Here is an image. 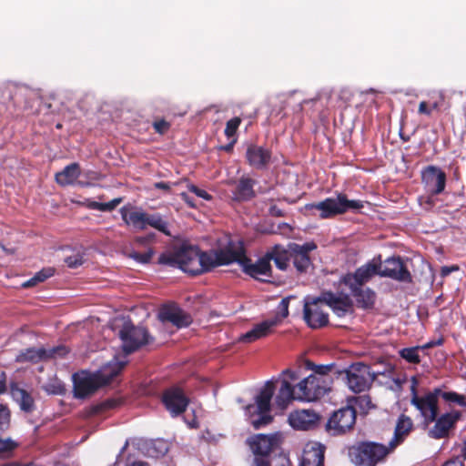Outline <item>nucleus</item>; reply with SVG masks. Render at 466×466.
<instances>
[{
	"label": "nucleus",
	"mask_w": 466,
	"mask_h": 466,
	"mask_svg": "<svg viewBox=\"0 0 466 466\" xmlns=\"http://www.w3.org/2000/svg\"><path fill=\"white\" fill-rule=\"evenodd\" d=\"M224 248L202 251L198 247L182 244L159 255L157 263L177 268L192 276L210 272L223 266Z\"/></svg>",
	"instance_id": "1"
},
{
	"label": "nucleus",
	"mask_w": 466,
	"mask_h": 466,
	"mask_svg": "<svg viewBox=\"0 0 466 466\" xmlns=\"http://www.w3.org/2000/svg\"><path fill=\"white\" fill-rule=\"evenodd\" d=\"M127 361H119L116 359L105 364L96 372L83 370L73 375L74 396L76 399H86L100 388L109 384L126 366Z\"/></svg>",
	"instance_id": "2"
},
{
	"label": "nucleus",
	"mask_w": 466,
	"mask_h": 466,
	"mask_svg": "<svg viewBox=\"0 0 466 466\" xmlns=\"http://www.w3.org/2000/svg\"><path fill=\"white\" fill-rule=\"evenodd\" d=\"M377 268L371 264H365L358 268L353 273H347L340 282L346 286L350 296L355 299L359 309L370 310L374 309L377 299L376 292L366 284L377 275Z\"/></svg>",
	"instance_id": "3"
},
{
	"label": "nucleus",
	"mask_w": 466,
	"mask_h": 466,
	"mask_svg": "<svg viewBox=\"0 0 466 466\" xmlns=\"http://www.w3.org/2000/svg\"><path fill=\"white\" fill-rule=\"evenodd\" d=\"M223 266L231 263H238L242 271L254 278L261 280L258 276L271 277V265L268 263L266 256L259 258L256 263L247 256L245 247L242 241L234 242L232 240L224 247Z\"/></svg>",
	"instance_id": "4"
},
{
	"label": "nucleus",
	"mask_w": 466,
	"mask_h": 466,
	"mask_svg": "<svg viewBox=\"0 0 466 466\" xmlns=\"http://www.w3.org/2000/svg\"><path fill=\"white\" fill-rule=\"evenodd\" d=\"M392 451L390 445L362 441L349 449V457L355 466H377Z\"/></svg>",
	"instance_id": "5"
},
{
	"label": "nucleus",
	"mask_w": 466,
	"mask_h": 466,
	"mask_svg": "<svg viewBox=\"0 0 466 466\" xmlns=\"http://www.w3.org/2000/svg\"><path fill=\"white\" fill-rule=\"evenodd\" d=\"M364 207L361 200H350L346 194L339 193L337 198H327L319 202L309 203L305 206L307 210H318L320 219L333 218L343 215L349 210H360Z\"/></svg>",
	"instance_id": "6"
},
{
	"label": "nucleus",
	"mask_w": 466,
	"mask_h": 466,
	"mask_svg": "<svg viewBox=\"0 0 466 466\" xmlns=\"http://www.w3.org/2000/svg\"><path fill=\"white\" fill-rule=\"evenodd\" d=\"M335 374L341 376L348 388L354 393L368 390L375 377L369 365L363 362H355L343 370H336Z\"/></svg>",
	"instance_id": "7"
},
{
	"label": "nucleus",
	"mask_w": 466,
	"mask_h": 466,
	"mask_svg": "<svg viewBox=\"0 0 466 466\" xmlns=\"http://www.w3.org/2000/svg\"><path fill=\"white\" fill-rule=\"evenodd\" d=\"M356 420L357 410L354 407H341L329 414L324 424V431L331 437L345 435L353 430Z\"/></svg>",
	"instance_id": "8"
},
{
	"label": "nucleus",
	"mask_w": 466,
	"mask_h": 466,
	"mask_svg": "<svg viewBox=\"0 0 466 466\" xmlns=\"http://www.w3.org/2000/svg\"><path fill=\"white\" fill-rule=\"evenodd\" d=\"M331 377L309 375L297 384V399L301 401H315L331 390Z\"/></svg>",
	"instance_id": "9"
},
{
	"label": "nucleus",
	"mask_w": 466,
	"mask_h": 466,
	"mask_svg": "<svg viewBox=\"0 0 466 466\" xmlns=\"http://www.w3.org/2000/svg\"><path fill=\"white\" fill-rule=\"evenodd\" d=\"M119 338L126 354H131L153 341V338L146 328L135 326L130 320L124 322L119 330Z\"/></svg>",
	"instance_id": "10"
},
{
	"label": "nucleus",
	"mask_w": 466,
	"mask_h": 466,
	"mask_svg": "<svg viewBox=\"0 0 466 466\" xmlns=\"http://www.w3.org/2000/svg\"><path fill=\"white\" fill-rule=\"evenodd\" d=\"M367 264L375 266L378 271L377 275L380 277L390 278L400 282L410 283L412 281L411 274L400 257L388 258L383 264L373 261Z\"/></svg>",
	"instance_id": "11"
},
{
	"label": "nucleus",
	"mask_w": 466,
	"mask_h": 466,
	"mask_svg": "<svg viewBox=\"0 0 466 466\" xmlns=\"http://www.w3.org/2000/svg\"><path fill=\"white\" fill-rule=\"evenodd\" d=\"M161 401L171 417L182 415L187 409L190 400L183 389L171 386L162 392Z\"/></svg>",
	"instance_id": "12"
},
{
	"label": "nucleus",
	"mask_w": 466,
	"mask_h": 466,
	"mask_svg": "<svg viewBox=\"0 0 466 466\" xmlns=\"http://www.w3.org/2000/svg\"><path fill=\"white\" fill-rule=\"evenodd\" d=\"M412 391L411 404L420 411L428 423L433 422L439 413L438 397L441 393V390L435 389L432 392H429L423 397L417 395L414 386H412Z\"/></svg>",
	"instance_id": "13"
},
{
	"label": "nucleus",
	"mask_w": 466,
	"mask_h": 466,
	"mask_svg": "<svg viewBox=\"0 0 466 466\" xmlns=\"http://www.w3.org/2000/svg\"><path fill=\"white\" fill-rule=\"evenodd\" d=\"M323 296L313 299L311 301L305 300L303 309V319L307 325L313 329H321L329 324V314L323 310Z\"/></svg>",
	"instance_id": "14"
},
{
	"label": "nucleus",
	"mask_w": 466,
	"mask_h": 466,
	"mask_svg": "<svg viewBox=\"0 0 466 466\" xmlns=\"http://www.w3.org/2000/svg\"><path fill=\"white\" fill-rule=\"evenodd\" d=\"M289 248L290 259H292L296 269L300 273L306 272L311 265L309 252L317 248L316 243L313 241L306 242L302 245L298 243H289Z\"/></svg>",
	"instance_id": "15"
},
{
	"label": "nucleus",
	"mask_w": 466,
	"mask_h": 466,
	"mask_svg": "<svg viewBox=\"0 0 466 466\" xmlns=\"http://www.w3.org/2000/svg\"><path fill=\"white\" fill-rule=\"evenodd\" d=\"M289 421L293 429L311 431L319 427L321 416L314 410H297L289 414Z\"/></svg>",
	"instance_id": "16"
},
{
	"label": "nucleus",
	"mask_w": 466,
	"mask_h": 466,
	"mask_svg": "<svg viewBox=\"0 0 466 466\" xmlns=\"http://www.w3.org/2000/svg\"><path fill=\"white\" fill-rule=\"evenodd\" d=\"M460 410H453L436 417L435 424L429 431V436L435 440L444 439L449 437L450 431L455 429L457 422L461 418Z\"/></svg>",
	"instance_id": "17"
},
{
	"label": "nucleus",
	"mask_w": 466,
	"mask_h": 466,
	"mask_svg": "<svg viewBox=\"0 0 466 466\" xmlns=\"http://www.w3.org/2000/svg\"><path fill=\"white\" fill-rule=\"evenodd\" d=\"M158 317L162 322H169L178 329L188 327L192 323L190 314L176 303L163 305L159 309Z\"/></svg>",
	"instance_id": "18"
},
{
	"label": "nucleus",
	"mask_w": 466,
	"mask_h": 466,
	"mask_svg": "<svg viewBox=\"0 0 466 466\" xmlns=\"http://www.w3.org/2000/svg\"><path fill=\"white\" fill-rule=\"evenodd\" d=\"M421 179L433 195L444 192L447 183L446 173L437 166H428L421 171Z\"/></svg>",
	"instance_id": "19"
},
{
	"label": "nucleus",
	"mask_w": 466,
	"mask_h": 466,
	"mask_svg": "<svg viewBox=\"0 0 466 466\" xmlns=\"http://www.w3.org/2000/svg\"><path fill=\"white\" fill-rule=\"evenodd\" d=\"M245 157L251 167L257 170H263L271 163L272 152L264 147L250 144L247 147Z\"/></svg>",
	"instance_id": "20"
},
{
	"label": "nucleus",
	"mask_w": 466,
	"mask_h": 466,
	"mask_svg": "<svg viewBox=\"0 0 466 466\" xmlns=\"http://www.w3.org/2000/svg\"><path fill=\"white\" fill-rule=\"evenodd\" d=\"M325 447L321 444H314L307 447L302 454L300 466H324ZM280 466H290L287 458L281 459Z\"/></svg>",
	"instance_id": "21"
},
{
	"label": "nucleus",
	"mask_w": 466,
	"mask_h": 466,
	"mask_svg": "<svg viewBox=\"0 0 466 466\" xmlns=\"http://www.w3.org/2000/svg\"><path fill=\"white\" fill-rule=\"evenodd\" d=\"M277 441L276 435L257 434L248 438L247 443L254 456L270 455L274 447L277 445Z\"/></svg>",
	"instance_id": "22"
},
{
	"label": "nucleus",
	"mask_w": 466,
	"mask_h": 466,
	"mask_svg": "<svg viewBox=\"0 0 466 466\" xmlns=\"http://www.w3.org/2000/svg\"><path fill=\"white\" fill-rule=\"evenodd\" d=\"M276 387L272 381H268L256 397V404H248L246 410L248 413L269 412L270 402Z\"/></svg>",
	"instance_id": "23"
},
{
	"label": "nucleus",
	"mask_w": 466,
	"mask_h": 466,
	"mask_svg": "<svg viewBox=\"0 0 466 466\" xmlns=\"http://www.w3.org/2000/svg\"><path fill=\"white\" fill-rule=\"evenodd\" d=\"M279 323L280 319L278 317L258 323L254 325V327L249 331L243 334L239 340L246 343H251L257 339L265 338L271 332V329Z\"/></svg>",
	"instance_id": "24"
},
{
	"label": "nucleus",
	"mask_w": 466,
	"mask_h": 466,
	"mask_svg": "<svg viewBox=\"0 0 466 466\" xmlns=\"http://www.w3.org/2000/svg\"><path fill=\"white\" fill-rule=\"evenodd\" d=\"M257 181L249 177H241L232 190V199L237 202H247L256 197L254 186Z\"/></svg>",
	"instance_id": "25"
},
{
	"label": "nucleus",
	"mask_w": 466,
	"mask_h": 466,
	"mask_svg": "<svg viewBox=\"0 0 466 466\" xmlns=\"http://www.w3.org/2000/svg\"><path fill=\"white\" fill-rule=\"evenodd\" d=\"M323 301L340 318L352 310L353 303L349 296L337 297L332 292H328L323 295Z\"/></svg>",
	"instance_id": "26"
},
{
	"label": "nucleus",
	"mask_w": 466,
	"mask_h": 466,
	"mask_svg": "<svg viewBox=\"0 0 466 466\" xmlns=\"http://www.w3.org/2000/svg\"><path fill=\"white\" fill-rule=\"evenodd\" d=\"M412 430V420L405 414L400 415L395 426L394 436L389 442L390 448L394 451L400 444L404 441L406 437L411 432Z\"/></svg>",
	"instance_id": "27"
},
{
	"label": "nucleus",
	"mask_w": 466,
	"mask_h": 466,
	"mask_svg": "<svg viewBox=\"0 0 466 466\" xmlns=\"http://www.w3.org/2000/svg\"><path fill=\"white\" fill-rule=\"evenodd\" d=\"M10 392L13 399L19 404L21 410L31 413L35 409L34 398L31 394L18 386L16 383H12L10 386Z\"/></svg>",
	"instance_id": "28"
},
{
	"label": "nucleus",
	"mask_w": 466,
	"mask_h": 466,
	"mask_svg": "<svg viewBox=\"0 0 466 466\" xmlns=\"http://www.w3.org/2000/svg\"><path fill=\"white\" fill-rule=\"evenodd\" d=\"M120 214L127 225L132 226L138 230H144L147 228V213L122 207Z\"/></svg>",
	"instance_id": "29"
},
{
	"label": "nucleus",
	"mask_w": 466,
	"mask_h": 466,
	"mask_svg": "<svg viewBox=\"0 0 466 466\" xmlns=\"http://www.w3.org/2000/svg\"><path fill=\"white\" fill-rule=\"evenodd\" d=\"M265 256L268 263L273 260L279 269L286 270L290 260L289 248H285L281 245H275Z\"/></svg>",
	"instance_id": "30"
},
{
	"label": "nucleus",
	"mask_w": 466,
	"mask_h": 466,
	"mask_svg": "<svg viewBox=\"0 0 466 466\" xmlns=\"http://www.w3.org/2000/svg\"><path fill=\"white\" fill-rule=\"evenodd\" d=\"M80 175V166L78 163L74 162L65 167L62 171L57 172L55 176V179L58 185L66 187L73 185L78 179Z\"/></svg>",
	"instance_id": "31"
},
{
	"label": "nucleus",
	"mask_w": 466,
	"mask_h": 466,
	"mask_svg": "<svg viewBox=\"0 0 466 466\" xmlns=\"http://www.w3.org/2000/svg\"><path fill=\"white\" fill-rule=\"evenodd\" d=\"M297 386L293 387L289 381L283 380L276 396V403L280 408H286L288 404L297 399Z\"/></svg>",
	"instance_id": "32"
},
{
	"label": "nucleus",
	"mask_w": 466,
	"mask_h": 466,
	"mask_svg": "<svg viewBox=\"0 0 466 466\" xmlns=\"http://www.w3.org/2000/svg\"><path fill=\"white\" fill-rule=\"evenodd\" d=\"M119 401L115 399H107L96 404H93L85 410V416L86 418L102 415L106 411L116 408Z\"/></svg>",
	"instance_id": "33"
},
{
	"label": "nucleus",
	"mask_w": 466,
	"mask_h": 466,
	"mask_svg": "<svg viewBox=\"0 0 466 466\" xmlns=\"http://www.w3.org/2000/svg\"><path fill=\"white\" fill-rule=\"evenodd\" d=\"M46 349L45 348H28L23 351H21L17 356L15 360L17 362H33L36 363L40 360H46Z\"/></svg>",
	"instance_id": "34"
},
{
	"label": "nucleus",
	"mask_w": 466,
	"mask_h": 466,
	"mask_svg": "<svg viewBox=\"0 0 466 466\" xmlns=\"http://www.w3.org/2000/svg\"><path fill=\"white\" fill-rule=\"evenodd\" d=\"M19 445L17 441L10 437L3 438L0 436V459L9 460L13 458Z\"/></svg>",
	"instance_id": "35"
},
{
	"label": "nucleus",
	"mask_w": 466,
	"mask_h": 466,
	"mask_svg": "<svg viewBox=\"0 0 466 466\" xmlns=\"http://www.w3.org/2000/svg\"><path fill=\"white\" fill-rule=\"evenodd\" d=\"M55 274V268H44L40 271L36 272L31 279L25 281L22 284L23 288H32L36 286L38 283L46 281Z\"/></svg>",
	"instance_id": "36"
},
{
	"label": "nucleus",
	"mask_w": 466,
	"mask_h": 466,
	"mask_svg": "<svg viewBox=\"0 0 466 466\" xmlns=\"http://www.w3.org/2000/svg\"><path fill=\"white\" fill-rule=\"evenodd\" d=\"M122 201H123L122 198H114L106 203H100L97 201L88 200L86 203V207L89 209H95V210L106 212V211L114 210Z\"/></svg>",
	"instance_id": "37"
},
{
	"label": "nucleus",
	"mask_w": 466,
	"mask_h": 466,
	"mask_svg": "<svg viewBox=\"0 0 466 466\" xmlns=\"http://www.w3.org/2000/svg\"><path fill=\"white\" fill-rule=\"evenodd\" d=\"M147 226H150L158 231L164 233L166 236H170V232L167 228V222L164 220L161 216L157 214H147Z\"/></svg>",
	"instance_id": "38"
},
{
	"label": "nucleus",
	"mask_w": 466,
	"mask_h": 466,
	"mask_svg": "<svg viewBox=\"0 0 466 466\" xmlns=\"http://www.w3.org/2000/svg\"><path fill=\"white\" fill-rule=\"evenodd\" d=\"M257 417L254 418L253 413L251 414L250 423L255 430H259L260 428L269 424L273 420V417L268 412H256Z\"/></svg>",
	"instance_id": "39"
},
{
	"label": "nucleus",
	"mask_w": 466,
	"mask_h": 466,
	"mask_svg": "<svg viewBox=\"0 0 466 466\" xmlns=\"http://www.w3.org/2000/svg\"><path fill=\"white\" fill-rule=\"evenodd\" d=\"M445 401L466 408V397L455 391H442L439 394Z\"/></svg>",
	"instance_id": "40"
},
{
	"label": "nucleus",
	"mask_w": 466,
	"mask_h": 466,
	"mask_svg": "<svg viewBox=\"0 0 466 466\" xmlns=\"http://www.w3.org/2000/svg\"><path fill=\"white\" fill-rule=\"evenodd\" d=\"M419 350V347L404 348L400 351V355L409 363L419 364L420 362Z\"/></svg>",
	"instance_id": "41"
},
{
	"label": "nucleus",
	"mask_w": 466,
	"mask_h": 466,
	"mask_svg": "<svg viewBox=\"0 0 466 466\" xmlns=\"http://www.w3.org/2000/svg\"><path fill=\"white\" fill-rule=\"evenodd\" d=\"M309 368L314 371L313 375H317L318 377H329V373L336 372V364L330 363L326 365H316L314 363L309 362Z\"/></svg>",
	"instance_id": "42"
},
{
	"label": "nucleus",
	"mask_w": 466,
	"mask_h": 466,
	"mask_svg": "<svg viewBox=\"0 0 466 466\" xmlns=\"http://www.w3.org/2000/svg\"><path fill=\"white\" fill-rule=\"evenodd\" d=\"M11 424V412L8 407L0 403V432L6 431Z\"/></svg>",
	"instance_id": "43"
},
{
	"label": "nucleus",
	"mask_w": 466,
	"mask_h": 466,
	"mask_svg": "<svg viewBox=\"0 0 466 466\" xmlns=\"http://www.w3.org/2000/svg\"><path fill=\"white\" fill-rule=\"evenodd\" d=\"M69 349L65 345H58L49 350L46 349V360L64 358L69 353Z\"/></svg>",
	"instance_id": "44"
},
{
	"label": "nucleus",
	"mask_w": 466,
	"mask_h": 466,
	"mask_svg": "<svg viewBox=\"0 0 466 466\" xmlns=\"http://www.w3.org/2000/svg\"><path fill=\"white\" fill-rule=\"evenodd\" d=\"M153 254L154 250L152 248H148L146 252L143 253L132 250L128 253L127 256L138 263L147 264L151 260Z\"/></svg>",
	"instance_id": "45"
},
{
	"label": "nucleus",
	"mask_w": 466,
	"mask_h": 466,
	"mask_svg": "<svg viewBox=\"0 0 466 466\" xmlns=\"http://www.w3.org/2000/svg\"><path fill=\"white\" fill-rule=\"evenodd\" d=\"M437 195H433L431 191L426 196H420L418 198V203L420 207L426 210L431 211L436 205V197Z\"/></svg>",
	"instance_id": "46"
},
{
	"label": "nucleus",
	"mask_w": 466,
	"mask_h": 466,
	"mask_svg": "<svg viewBox=\"0 0 466 466\" xmlns=\"http://www.w3.org/2000/svg\"><path fill=\"white\" fill-rule=\"evenodd\" d=\"M241 123V119L238 116H235L231 119H229L226 124V128L224 130V133L226 137H234L237 133V130Z\"/></svg>",
	"instance_id": "47"
},
{
	"label": "nucleus",
	"mask_w": 466,
	"mask_h": 466,
	"mask_svg": "<svg viewBox=\"0 0 466 466\" xmlns=\"http://www.w3.org/2000/svg\"><path fill=\"white\" fill-rule=\"evenodd\" d=\"M152 127L157 134L165 135L171 127V124L164 118H157L153 121Z\"/></svg>",
	"instance_id": "48"
},
{
	"label": "nucleus",
	"mask_w": 466,
	"mask_h": 466,
	"mask_svg": "<svg viewBox=\"0 0 466 466\" xmlns=\"http://www.w3.org/2000/svg\"><path fill=\"white\" fill-rule=\"evenodd\" d=\"M290 299L291 297H286L282 299L278 306V315L276 317H278L280 320L289 316V305Z\"/></svg>",
	"instance_id": "49"
},
{
	"label": "nucleus",
	"mask_w": 466,
	"mask_h": 466,
	"mask_svg": "<svg viewBox=\"0 0 466 466\" xmlns=\"http://www.w3.org/2000/svg\"><path fill=\"white\" fill-rule=\"evenodd\" d=\"M65 262L67 265V267L71 268H76L84 263V258L82 255L75 254L73 256L66 258Z\"/></svg>",
	"instance_id": "50"
},
{
	"label": "nucleus",
	"mask_w": 466,
	"mask_h": 466,
	"mask_svg": "<svg viewBox=\"0 0 466 466\" xmlns=\"http://www.w3.org/2000/svg\"><path fill=\"white\" fill-rule=\"evenodd\" d=\"M187 188L190 192L194 193L196 196H198L205 200L209 201L212 199V196L209 193H208L204 189L198 187L197 186H195L193 184L188 185Z\"/></svg>",
	"instance_id": "51"
},
{
	"label": "nucleus",
	"mask_w": 466,
	"mask_h": 466,
	"mask_svg": "<svg viewBox=\"0 0 466 466\" xmlns=\"http://www.w3.org/2000/svg\"><path fill=\"white\" fill-rule=\"evenodd\" d=\"M269 455L254 456V466H270Z\"/></svg>",
	"instance_id": "52"
},
{
	"label": "nucleus",
	"mask_w": 466,
	"mask_h": 466,
	"mask_svg": "<svg viewBox=\"0 0 466 466\" xmlns=\"http://www.w3.org/2000/svg\"><path fill=\"white\" fill-rule=\"evenodd\" d=\"M418 114L425 115L428 116H430L431 115V108H430V106L428 105V103L426 101H421L419 104Z\"/></svg>",
	"instance_id": "53"
},
{
	"label": "nucleus",
	"mask_w": 466,
	"mask_h": 466,
	"mask_svg": "<svg viewBox=\"0 0 466 466\" xmlns=\"http://www.w3.org/2000/svg\"><path fill=\"white\" fill-rule=\"evenodd\" d=\"M6 373L4 370H0V394L6 391Z\"/></svg>",
	"instance_id": "54"
},
{
	"label": "nucleus",
	"mask_w": 466,
	"mask_h": 466,
	"mask_svg": "<svg viewBox=\"0 0 466 466\" xmlns=\"http://www.w3.org/2000/svg\"><path fill=\"white\" fill-rule=\"evenodd\" d=\"M180 197L182 198V200L189 207V208H195L197 206L194 202V199L189 197L186 192H182L180 194Z\"/></svg>",
	"instance_id": "55"
},
{
	"label": "nucleus",
	"mask_w": 466,
	"mask_h": 466,
	"mask_svg": "<svg viewBox=\"0 0 466 466\" xmlns=\"http://www.w3.org/2000/svg\"><path fill=\"white\" fill-rule=\"evenodd\" d=\"M155 234H149L146 237H137L135 241L139 245H146L147 243L152 241L154 239Z\"/></svg>",
	"instance_id": "56"
},
{
	"label": "nucleus",
	"mask_w": 466,
	"mask_h": 466,
	"mask_svg": "<svg viewBox=\"0 0 466 466\" xmlns=\"http://www.w3.org/2000/svg\"><path fill=\"white\" fill-rule=\"evenodd\" d=\"M444 101V95L441 92L440 93V97H439V100H436L434 101L433 103H431V105L430 106V108H431V112L433 110H440V107L442 105Z\"/></svg>",
	"instance_id": "57"
},
{
	"label": "nucleus",
	"mask_w": 466,
	"mask_h": 466,
	"mask_svg": "<svg viewBox=\"0 0 466 466\" xmlns=\"http://www.w3.org/2000/svg\"><path fill=\"white\" fill-rule=\"evenodd\" d=\"M459 269L458 266H451V267H442L441 270V277H446L450 275L452 271H456Z\"/></svg>",
	"instance_id": "58"
},
{
	"label": "nucleus",
	"mask_w": 466,
	"mask_h": 466,
	"mask_svg": "<svg viewBox=\"0 0 466 466\" xmlns=\"http://www.w3.org/2000/svg\"><path fill=\"white\" fill-rule=\"evenodd\" d=\"M155 188L168 191L170 189V184L167 182L160 181L154 184Z\"/></svg>",
	"instance_id": "59"
},
{
	"label": "nucleus",
	"mask_w": 466,
	"mask_h": 466,
	"mask_svg": "<svg viewBox=\"0 0 466 466\" xmlns=\"http://www.w3.org/2000/svg\"><path fill=\"white\" fill-rule=\"evenodd\" d=\"M283 374L288 376L290 379V380H292V381H294V380H296L298 379L296 371L291 370L289 369L285 370L283 371Z\"/></svg>",
	"instance_id": "60"
},
{
	"label": "nucleus",
	"mask_w": 466,
	"mask_h": 466,
	"mask_svg": "<svg viewBox=\"0 0 466 466\" xmlns=\"http://www.w3.org/2000/svg\"><path fill=\"white\" fill-rule=\"evenodd\" d=\"M442 466H464V464L458 460H451L446 461Z\"/></svg>",
	"instance_id": "61"
},
{
	"label": "nucleus",
	"mask_w": 466,
	"mask_h": 466,
	"mask_svg": "<svg viewBox=\"0 0 466 466\" xmlns=\"http://www.w3.org/2000/svg\"><path fill=\"white\" fill-rule=\"evenodd\" d=\"M3 466H36L34 462H29L26 464H20L18 462H5L1 463Z\"/></svg>",
	"instance_id": "62"
},
{
	"label": "nucleus",
	"mask_w": 466,
	"mask_h": 466,
	"mask_svg": "<svg viewBox=\"0 0 466 466\" xmlns=\"http://www.w3.org/2000/svg\"><path fill=\"white\" fill-rule=\"evenodd\" d=\"M461 457L463 460H466V440L463 441L462 447L461 449Z\"/></svg>",
	"instance_id": "63"
},
{
	"label": "nucleus",
	"mask_w": 466,
	"mask_h": 466,
	"mask_svg": "<svg viewBox=\"0 0 466 466\" xmlns=\"http://www.w3.org/2000/svg\"><path fill=\"white\" fill-rule=\"evenodd\" d=\"M128 466H149V465H148L147 462H145V461H133Z\"/></svg>",
	"instance_id": "64"
}]
</instances>
